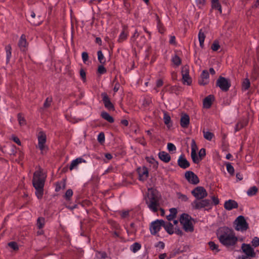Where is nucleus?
I'll list each match as a JSON object with an SVG mask.
<instances>
[{"instance_id": "f257e3e1", "label": "nucleus", "mask_w": 259, "mask_h": 259, "mask_svg": "<svg viewBox=\"0 0 259 259\" xmlns=\"http://www.w3.org/2000/svg\"><path fill=\"white\" fill-rule=\"evenodd\" d=\"M217 235L220 242L226 247L234 246L238 241L234 231L227 227L219 228Z\"/></svg>"}, {"instance_id": "f03ea898", "label": "nucleus", "mask_w": 259, "mask_h": 259, "mask_svg": "<svg viewBox=\"0 0 259 259\" xmlns=\"http://www.w3.org/2000/svg\"><path fill=\"white\" fill-rule=\"evenodd\" d=\"M46 177V175L42 172L41 168L33 174L32 184L36 190L35 195L39 199L42 198L44 194V187Z\"/></svg>"}, {"instance_id": "7ed1b4c3", "label": "nucleus", "mask_w": 259, "mask_h": 259, "mask_svg": "<svg viewBox=\"0 0 259 259\" xmlns=\"http://www.w3.org/2000/svg\"><path fill=\"white\" fill-rule=\"evenodd\" d=\"M145 200L148 207L153 212H156L160 207V196L158 192L152 188H149Z\"/></svg>"}, {"instance_id": "20e7f679", "label": "nucleus", "mask_w": 259, "mask_h": 259, "mask_svg": "<svg viewBox=\"0 0 259 259\" xmlns=\"http://www.w3.org/2000/svg\"><path fill=\"white\" fill-rule=\"evenodd\" d=\"M191 216L186 213H183L180 218V222L183 225V229L186 232H192L194 230V227L191 220Z\"/></svg>"}, {"instance_id": "39448f33", "label": "nucleus", "mask_w": 259, "mask_h": 259, "mask_svg": "<svg viewBox=\"0 0 259 259\" xmlns=\"http://www.w3.org/2000/svg\"><path fill=\"white\" fill-rule=\"evenodd\" d=\"M212 203L209 199H197L195 200L191 203V206L195 209H201L205 208L206 209L211 208Z\"/></svg>"}, {"instance_id": "423d86ee", "label": "nucleus", "mask_w": 259, "mask_h": 259, "mask_svg": "<svg viewBox=\"0 0 259 259\" xmlns=\"http://www.w3.org/2000/svg\"><path fill=\"white\" fill-rule=\"evenodd\" d=\"M236 224L235 229L237 231H244L248 228V225L246 222L245 218L242 215H239L237 218L234 222Z\"/></svg>"}, {"instance_id": "0eeeda50", "label": "nucleus", "mask_w": 259, "mask_h": 259, "mask_svg": "<svg viewBox=\"0 0 259 259\" xmlns=\"http://www.w3.org/2000/svg\"><path fill=\"white\" fill-rule=\"evenodd\" d=\"M216 85L224 92H227L231 87L229 80L225 77L220 76L217 81Z\"/></svg>"}, {"instance_id": "6e6552de", "label": "nucleus", "mask_w": 259, "mask_h": 259, "mask_svg": "<svg viewBox=\"0 0 259 259\" xmlns=\"http://www.w3.org/2000/svg\"><path fill=\"white\" fill-rule=\"evenodd\" d=\"M191 193L196 198V200L202 199L207 196L206 190L201 186L195 188L192 191Z\"/></svg>"}, {"instance_id": "1a4fd4ad", "label": "nucleus", "mask_w": 259, "mask_h": 259, "mask_svg": "<svg viewBox=\"0 0 259 259\" xmlns=\"http://www.w3.org/2000/svg\"><path fill=\"white\" fill-rule=\"evenodd\" d=\"M162 225H164V221L162 220H157L151 223L150 226V232L152 235H155L161 229Z\"/></svg>"}, {"instance_id": "9d476101", "label": "nucleus", "mask_w": 259, "mask_h": 259, "mask_svg": "<svg viewBox=\"0 0 259 259\" xmlns=\"http://www.w3.org/2000/svg\"><path fill=\"white\" fill-rule=\"evenodd\" d=\"M185 177L191 184L197 185L199 183L198 177L192 171H186L185 174Z\"/></svg>"}, {"instance_id": "9b49d317", "label": "nucleus", "mask_w": 259, "mask_h": 259, "mask_svg": "<svg viewBox=\"0 0 259 259\" xmlns=\"http://www.w3.org/2000/svg\"><path fill=\"white\" fill-rule=\"evenodd\" d=\"M38 148L41 150L43 153L44 151L46 148L45 143L46 142V136L43 132H40L38 136Z\"/></svg>"}, {"instance_id": "f8f14e48", "label": "nucleus", "mask_w": 259, "mask_h": 259, "mask_svg": "<svg viewBox=\"0 0 259 259\" xmlns=\"http://www.w3.org/2000/svg\"><path fill=\"white\" fill-rule=\"evenodd\" d=\"M241 249L246 255L251 257H254L255 256V252L250 244L243 243L241 246Z\"/></svg>"}, {"instance_id": "ddd939ff", "label": "nucleus", "mask_w": 259, "mask_h": 259, "mask_svg": "<svg viewBox=\"0 0 259 259\" xmlns=\"http://www.w3.org/2000/svg\"><path fill=\"white\" fill-rule=\"evenodd\" d=\"M27 19L33 25H38L42 22L40 16L36 17L35 13L33 11L30 12V15L27 16Z\"/></svg>"}, {"instance_id": "4468645a", "label": "nucleus", "mask_w": 259, "mask_h": 259, "mask_svg": "<svg viewBox=\"0 0 259 259\" xmlns=\"http://www.w3.org/2000/svg\"><path fill=\"white\" fill-rule=\"evenodd\" d=\"M101 97L102 98V101L104 103L105 108L108 110H114V106L111 102L110 99L106 93H102L101 94Z\"/></svg>"}, {"instance_id": "2eb2a0df", "label": "nucleus", "mask_w": 259, "mask_h": 259, "mask_svg": "<svg viewBox=\"0 0 259 259\" xmlns=\"http://www.w3.org/2000/svg\"><path fill=\"white\" fill-rule=\"evenodd\" d=\"M137 171L139 174V180L140 181H144L147 179L149 172L147 167L145 166L139 167L137 169Z\"/></svg>"}, {"instance_id": "dca6fc26", "label": "nucleus", "mask_w": 259, "mask_h": 259, "mask_svg": "<svg viewBox=\"0 0 259 259\" xmlns=\"http://www.w3.org/2000/svg\"><path fill=\"white\" fill-rule=\"evenodd\" d=\"M178 165L183 168L186 169L189 167L190 163L189 161L185 158L183 155H181L178 160Z\"/></svg>"}, {"instance_id": "f3484780", "label": "nucleus", "mask_w": 259, "mask_h": 259, "mask_svg": "<svg viewBox=\"0 0 259 259\" xmlns=\"http://www.w3.org/2000/svg\"><path fill=\"white\" fill-rule=\"evenodd\" d=\"M238 207V204L236 201L230 199L226 201L224 203V207L226 210H231L233 208H236Z\"/></svg>"}, {"instance_id": "a211bd4d", "label": "nucleus", "mask_w": 259, "mask_h": 259, "mask_svg": "<svg viewBox=\"0 0 259 259\" xmlns=\"http://www.w3.org/2000/svg\"><path fill=\"white\" fill-rule=\"evenodd\" d=\"M214 100V96L213 95H209L205 97L203 102V107L205 108H209Z\"/></svg>"}, {"instance_id": "6ab92c4d", "label": "nucleus", "mask_w": 259, "mask_h": 259, "mask_svg": "<svg viewBox=\"0 0 259 259\" xmlns=\"http://www.w3.org/2000/svg\"><path fill=\"white\" fill-rule=\"evenodd\" d=\"M190 123V118L187 114H184L181 116L180 124L182 127L186 128Z\"/></svg>"}, {"instance_id": "aec40b11", "label": "nucleus", "mask_w": 259, "mask_h": 259, "mask_svg": "<svg viewBox=\"0 0 259 259\" xmlns=\"http://www.w3.org/2000/svg\"><path fill=\"white\" fill-rule=\"evenodd\" d=\"M158 157L161 161L165 163H167L170 160V156L165 151L160 152L158 153Z\"/></svg>"}, {"instance_id": "412c9836", "label": "nucleus", "mask_w": 259, "mask_h": 259, "mask_svg": "<svg viewBox=\"0 0 259 259\" xmlns=\"http://www.w3.org/2000/svg\"><path fill=\"white\" fill-rule=\"evenodd\" d=\"M82 162L85 163L86 161L84 159L81 157L77 158L76 159L73 160L71 162L69 166L70 170H72L73 169L76 168L79 163Z\"/></svg>"}, {"instance_id": "4be33fe9", "label": "nucleus", "mask_w": 259, "mask_h": 259, "mask_svg": "<svg viewBox=\"0 0 259 259\" xmlns=\"http://www.w3.org/2000/svg\"><path fill=\"white\" fill-rule=\"evenodd\" d=\"M19 47H20V49L24 51L25 50V48L27 45V41L26 39V37L25 35L22 34L19 39V43H18Z\"/></svg>"}, {"instance_id": "5701e85b", "label": "nucleus", "mask_w": 259, "mask_h": 259, "mask_svg": "<svg viewBox=\"0 0 259 259\" xmlns=\"http://www.w3.org/2000/svg\"><path fill=\"white\" fill-rule=\"evenodd\" d=\"M162 226L164 228L165 231L170 235L174 233V227L171 223L164 222V225H162Z\"/></svg>"}, {"instance_id": "b1692460", "label": "nucleus", "mask_w": 259, "mask_h": 259, "mask_svg": "<svg viewBox=\"0 0 259 259\" xmlns=\"http://www.w3.org/2000/svg\"><path fill=\"white\" fill-rule=\"evenodd\" d=\"M101 116L103 119L110 123H113L114 121V118L106 112H102Z\"/></svg>"}, {"instance_id": "393cba45", "label": "nucleus", "mask_w": 259, "mask_h": 259, "mask_svg": "<svg viewBox=\"0 0 259 259\" xmlns=\"http://www.w3.org/2000/svg\"><path fill=\"white\" fill-rule=\"evenodd\" d=\"M205 38V35L202 31V29H200L198 34V39L200 43V46L203 48L204 46V41Z\"/></svg>"}, {"instance_id": "a878e982", "label": "nucleus", "mask_w": 259, "mask_h": 259, "mask_svg": "<svg viewBox=\"0 0 259 259\" xmlns=\"http://www.w3.org/2000/svg\"><path fill=\"white\" fill-rule=\"evenodd\" d=\"M7 56V63H8L11 57V47L10 45H7L5 48Z\"/></svg>"}, {"instance_id": "bb28decb", "label": "nucleus", "mask_w": 259, "mask_h": 259, "mask_svg": "<svg viewBox=\"0 0 259 259\" xmlns=\"http://www.w3.org/2000/svg\"><path fill=\"white\" fill-rule=\"evenodd\" d=\"M258 191V189L256 186L250 187L247 191V194L248 196H253L255 195Z\"/></svg>"}, {"instance_id": "cd10ccee", "label": "nucleus", "mask_w": 259, "mask_h": 259, "mask_svg": "<svg viewBox=\"0 0 259 259\" xmlns=\"http://www.w3.org/2000/svg\"><path fill=\"white\" fill-rule=\"evenodd\" d=\"M141 248V244L138 242H135L131 246V250L134 253L138 251Z\"/></svg>"}, {"instance_id": "c85d7f7f", "label": "nucleus", "mask_w": 259, "mask_h": 259, "mask_svg": "<svg viewBox=\"0 0 259 259\" xmlns=\"http://www.w3.org/2000/svg\"><path fill=\"white\" fill-rule=\"evenodd\" d=\"M250 83L248 78H245L242 82V87L243 90H247L250 87Z\"/></svg>"}, {"instance_id": "c756f323", "label": "nucleus", "mask_w": 259, "mask_h": 259, "mask_svg": "<svg viewBox=\"0 0 259 259\" xmlns=\"http://www.w3.org/2000/svg\"><path fill=\"white\" fill-rule=\"evenodd\" d=\"M191 156L194 163H198L200 161V158L197 156L196 152H191Z\"/></svg>"}, {"instance_id": "7c9ffc66", "label": "nucleus", "mask_w": 259, "mask_h": 259, "mask_svg": "<svg viewBox=\"0 0 259 259\" xmlns=\"http://www.w3.org/2000/svg\"><path fill=\"white\" fill-rule=\"evenodd\" d=\"M45 220L44 218H38L37 220L36 225L39 229H41L44 226Z\"/></svg>"}, {"instance_id": "2f4dec72", "label": "nucleus", "mask_w": 259, "mask_h": 259, "mask_svg": "<svg viewBox=\"0 0 259 259\" xmlns=\"http://www.w3.org/2000/svg\"><path fill=\"white\" fill-rule=\"evenodd\" d=\"M182 77L183 83H186L187 85H190L191 83L192 80L191 78L190 77L189 74H188L187 75H182Z\"/></svg>"}, {"instance_id": "473e14b6", "label": "nucleus", "mask_w": 259, "mask_h": 259, "mask_svg": "<svg viewBox=\"0 0 259 259\" xmlns=\"http://www.w3.org/2000/svg\"><path fill=\"white\" fill-rule=\"evenodd\" d=\"M127 36V34L125 32L124 30H123L120 33L119 38L118 39V41L119 42H121L125 40Z\"/></svg>"}, {"instance_id": "72a5a7b5", "label": "nucleus", "mask_w": 259, "mask_h": 259, "mask_svg": "<svg viewBox=\"0 0 259 259\" xmlns=\"http://www.w3.org/2000/svg\"><path fill=\"white\" fill-rule=\"evenodd\" d=\"M163 120L164 123L168 126L171 121V119L170 116L166 112H164Z\"/></svg>"}, {"instance_id": "f704fd0d", "label": "nucleus", "mask_w": 259, "mask_h": 259, "mask_svg": "<svg viewBox=\"0 0 259 259\" xmlns=\"http://www.w3.org/2000/svg\"><path fill=\"white\" fill-rule=\"evenodd\" d=\"M203 136L205 139L208 141H211L213 137V134L209 132H205L203 131Z\"/></svg>"}, {"instance_id": "c9c22d12", "label": "nucleus", "mask_w": 259, "mask_h": 259, "mask_svg": "<svg viewBox=\"0 0 259 259\" xmlns=\"http://www.w3.org/2000/svg\"><path fill=\"white\" fill-rule=\"evenodd\" d=\"M98 59L101 64H104L105 62V60L104 55L101 51H98Z\"/></svg>"}, {"instance_id": "e433bc0d", "label": "nucleus", "mask_w": 259, "mask_h": 259, "mask_svg": "<svg viewBox=\"0 0 259 259\" xmlns=\"http://www.w3.org/2000/svg\"><path fill=\"white\" fill-rule=\"evenodd\" d=\"M210 248L213 251L218 252L219 249H218V245L214 243V242L210 241L208 243Z\"/></svg>"}, {"instance_id": "4c0bfd02", "label": "nucleus", "mask_w": 259, "mask_h": 259, "mask_svg": "<svg viewBox=\"0 0 259 259\" xmlns=\"http://www.w3.org/2000/svg\"><path fill=\"white\" fill-rule=\"evenodd\" d=\"M73 195V191L71 189H68L65 194L64 198L66 200H69Z\"/></svg>"}, {"instance_id": "58836bf2", "label": "nucleus", "mask_w": 259, "mask_h": 259, "mask_svg": "<svg viewBox=\"0 0 259 259\" xmlns=\"http://www.w3.org/2000/svg\"><path fill=\"white\" fill-rule=\"evenodd\" d=\"M65 187V184L64 182L57 183L56 184V187L55 191L59 192L61 189H64Z\"/></svg>"}, {"instance_id": "ea45409f", "label": "nucleus", "mask_w": 259, "mask_h": 259, "mask_svg": "<svg viewBox=\"0 0 259 259\" xmlns=\"http://www.w3.org/2000/svg\"><path fill=\"white\" fill-rule=\"evenodd\" d=\"M211 6L212 8L217 9L221 13H222L221 6L219 2H212Z\"/></svg>"}, {"instance_id": "a19ab883", "label": "nucleus", "mask_w": 259, "mask_h": 259, "mask_svg": "<svg viewBox=\"0 0 259 259\" xmlns=\"http://www.w3.org/2000/svg\"><path fill=\"white\" fill-rule=\"evenodd\" d=\"M52 102V98H47L46 99V101L44 104V108H47L48 107H49L51 105V103Z\"/></svg>"}, {"instance_id": "79ce46f5", "label": "nucleus", "mask_w": 259, "mask_h": 259, "mask_svg": "<svg viewBox=\"0 0 259 259\" xmlns=\"http://www.w3.org/2000/svg\"><path fill=\"white\" fill-rule=\"evenodd\" d=\"M146 42V39L144 36H142L140 37V42H137V45L139 47H142Z\"/></svg>"}, {"instance_id": "37998d69", "label": "nucleus", "mask_w": 259, "mask_h": 259, "mask_svg": "<svg viewBox=\"0 0 259 259\" xmlns=\"http://www.w3.org/2000/svg\"><path fill=\"white\" fill-rule=\"evenodd\" d=\"M226 168L228 172L231 174V175H233L234 172V169L233 166L230 163H228L226 164Z\"/></svg>"}, {"instance_id": "c03bdc74", "label": "nucleus", "mask_w": 259, "mask_h": 259, "mask_svg": "<svg viewBox=\"0 0 259 259\" xmlns=\"http://www.w3.org/2000/svg\"><path fill=\"white\" fill-rule=\"evenodd\" d=\"M220 46L218 41H214L211 45V48L213 51H218Z\"/></svg>"}, {"instance_id": "a18cd8bd", "label": "nucleus", "mask_w": 259, "mask_h": 259, "mask_svg": "<svg viewBox=\"0 0 259 259\" xmlns=\"http://www.w3.org/2000/svg\"><path fill=\"white\" fill-rule=\"evenodd\" d=\"M177 196L179 199H181L183 201H187L188 199V198L186 195L182 194V193L179 192L177 193Z\"/></svg>"}, {"instance_id": "49530a36", "label": "nucleus", "mask_w": 259, "mask_h": 259, "mask_svg": "<svg viewBox=\"0 0 259 259\" xmlns=\"http://www.w3.org/2000/svg\"><path fill=\"white\" fill-rule=\"evenodd\" d=\"M200 77L205 79V80H208L209 73L208 71L206 70H203L201 74Z\"/></svg>"}, {"instance_id": "de8ad7c7", "label": "nucleus", "mask_w": 259, "mask_h": 259, "mask_svg": "<svg viewBox=\"0 0 259 259\" xmlns=\"http://www.w3.org/2000/svg\"><path fill=\"white\" fill-rule=\"evenodd\" d=\"M18 119L20 125L22 126L25 124V120L20 113L18 114Z\"/></svg>"}, {"instance_id": "09e8293b", "label": "nucleus", "mask_w": 259, "mask_h": 259, "mask_svg": "<svg viewBox=\"0 0 259 259\" xmlns=\"http://www.w3.org/2000/svg\"><path fill=\"white\" fill-rule=\"evenodd\" d=\"M172 61L173 63L177 66L179 65L181 62L180 57L178 56H175L174 57H173Z\"/></svg>"}, {"instance_id": "8fccbe9b", "label": "nucleus", "mask_w": 259, "mask_h": 259, "mask_svg": "<svg viewBox=\"0 0 259 259\" xmlns=\"http://www.w3.org/2000/svg\"><path fill=\"white\" fill-rule=\"evenodd\" d=\"M98 141L99 143H102L105 141V135L103 133H100L98 136Z\"/></svg>"}, {"instance_id": "3c124183", "label": "nucleus", "mask_w": 259, "mask_h": 259, "mask_svg": "<svg viewBox=\"0 0 259 259\" xmlns=\"http://www.w3.org/2000/svg\"><path fill=\"white\" fill-rule=\"evenodd\" d=\"M252 245L256 247L259 245V238L258 237H254L251 241Z\"/></svg>"}, {"instance_id": "603ef678", "label": "nucleus", "mask_w": 259, "mask_h": 259, "mask_svg": "<svg viewBox=\"0 0 259 259\" xmlns=\"http://www.w3.org/2000/svg\"><path fill=\"white\" fill-rule=\"evenodd\" d=\"M189 74V67L188 66H185L182 67V75H187Z\"/></svg>"}, {"instance_id": "864d4df0", "label": "nucleus", "mask_w": 259, "mask_h": 259, "mask_svg": "<svg viewBox=\"0 0 259 259\" xmlns=\"http://www.w3.org/2000/svg\"><path fill=\"white\" fill-rule=\"evenodd\" d=\"M167 149L169 152H172L176 150V146L171 143H168L167 144Z\"/></svg>"}, {"instance_id": "5fc2aeb1", "label": "nucleus", "mask_w": 259, "mask_h": 259, "mask_svg": "<svg viewBox=\"0 0 259 259\" xmlns=\"http://www.w3.org/2000/svg\"><path fill=\"white\" fill-rule=\"evenodd\" d=\"M199 157L200 158V160L205 156V149L204 148H201L198 153Z\"/></svg>"}, {"instance_id": "6e6d98bb", "label": "nucleus", "mask_w": 259, "mask_h": 259, "mask_svg": "<svg viewBox=\"0 0 259 259\" xmlns=\"http://www.w3.org/2000/svg\"><path fill=\"white\" fill-rule=\"evenodd\" d=\"M191 146V152H196V150H197V147L196 142L194 140H192Z\"/></svg>"}, {"instance_id": "4d7b16f0", "label": "nucleus", "mask_w": 259, "mask_h": 259, "mask_svg": "<svg viewBox=\"0 0 259 259\" xmlns=\"http://www.w3.org/2000/svg\"><path fill=\"white\" fill-rule=\"evenodd\" d=\"M98 72L99 73L102 74L106 72V69L103 65H100L98 67Z\"/></svg>"}, {"instance_id": "13d9d810", "label": "nucleus", "mask_w": 259, "mask_h": 259, "mask_svg": "<svg viewBox=\"0 0 259 259\" xmlns=\"http://www.w3.org/2000/svg\"><path fill=\"white\" fill-rule=\"evenodd\" d=\"M8 245L11 248H13L15 250L18 249V245L15 242H11L9 243Z\"/></svg>"}, {"instance_id": "bf43d9fd", "label": "nucleus", "mask_w": 259, "mask_h": 259, "mask_svg": "<svg viewBox=\"0 0 259 259\" xmlns=\"http://www.w3.org/2000/svg\"><path fill=\"white\" fill-rule=\"evenodd\" d=\"M82 59L83 62H85L89 59L88 54L87 52H83L81 55Z\"/></svg>"}, {"instance_id": "052dcab7", "label": "nucleus", "mask_w": 259, "mask_h": 259, "mask_svg": "<svg viewBox=\"0 0 259 259\" xmlns=\"http://www.w3.org/2000/svg\"><path fill=\"white\" fill-rule=\"evenodd\" d=\"M164 243L161 241H159L156 245H155V246L157 248H159L160 250L163 249L164 247Z\"/></svg>"}, {"instance_id": "680f3d73", "label": "nucleus", "mask_w": 259, "mask_h": 259, "mask_svg": "<svg viewBox=\"0 0 259 259\" xmlns=\"http://www.w3.org/2000/svg\"><path fill=\"white\" fill-rule=\"evenodd\" d=\"M79 73H80V75L81 78L84 81L85 80V77H86L85 72L84 71L83 69H80Z\"/></svg>"}, {"instance_id": "e2e57ef3", "label": "nucleus", "mask_w": 259, "mask_h": 259, "mask_svg": "<svg viewBox=\"0 0 259 259\" xmlns=\"http://www.w3.org/2000/svg\"><path fill=\"white\" fill-rule=\"evenodd\" d=\"M205 79H203L201 77L199 79L198 82L200 85H205L208 83V80H205Z\"/></svg>"}, {"instance_id": "0e129e2a", "label": "nucleus", "mask_w": 259, "mask_h": 259, "mask_svg": "<svg viewBox=\"0 0 259 259\" xmlns=\"http://www.w3.org/2000/svg\"><path fill=\"white\" fill-rule=\"evenodd\" d=\"M139 35V33L138 32L137 30H136L134 35L131 37V40L133 42H135L136 38H137Z\"/></svg>"}, {"instance_id": "69168bd1", "label": "nucleus", "mask_w": 259, "mask_h": 259, "mask_svg": "<svg viewBox=\"0 0 259 259\" xmlns=\"http://www.w3.org/2000/svg\"><path fill=\"white\" fill-rule=\"evenodd\" d=\"M170 214H171L173 217L176 218V214L177 213V210L175 208H172L169 209Z\"/></svg>"}, {"instance_id": "338daca9", "label": "nucleus", "mask_w": 259, "mask_h": 259, "mask_svg": "<svg viewBox=\"0 0 259 259\" xmlns=\"http://www.w3.org/2000/svg\"><path fill=\"white\" fill-rule=\"evenodd\" d=\"M130 211L128 210H125L122 212L121 216L122 218H125L129 215Z\"/></svg>"}, {"instance_id": "774afa93", "label": "nucleus", "mask_w": 259, "mask_h": 259, "mask_svg": "<svg viewBox=\"0 0 259 259\" xmlns=\"http://www.w3.org/2000/svg\"><path fill=\"white\" fill-rule=\"evenodd\" d=\"M243 127V125L242 123H238L235 126V131H239L241 128Z\"/></svg>"}]
</instances>
